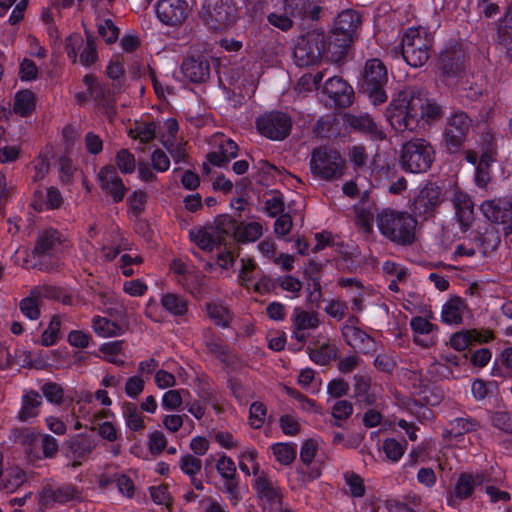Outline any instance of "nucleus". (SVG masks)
I'll return each mask as SVG.
<instances>
[{"label":"nucleus","instance_id":"nucleus-33","mask_svg":"<svg viewBox=\"0 0 512 512\" xmlns=\"http://www.w3.org/2000/svg\"><path fill=\"white\" fill-rule=\"evenodd\" d=\"M464 55L461 51H445L440 55L439 68L444 75H455L463 69Z\"/></svg>","mask_w":512,"mask_h":512},{"label":"nucleus","instance_id":"nucleus-26","mask_svg":"<svg viewBox=\"0 0 512 512\" xmlns=\"http://www.w3.org/2000/svg\"><path fill=\"white\" fill-rule=\"evenodd\" d=\"M61 242V234L56 229H42L38 232L32 254L34 256L49 255L55 251Z\"/></svg>","mask_w":512,"mask_h":512},{"label":"nucleus","instance_id":"nucleus-36","mask_svg":"<svg viewBox=\"0 0 512 512\" xmlns=\"http://www.w3.org/2000/svg\"><path fill=\"white\" fill-rule=\"evenodd\" d=\"M205 345L210 353L224 363H230L235 358L233 351L223 343L219 336L212 332L206 338Z\"/></svg>","mask_w":512,"mask_h":512},{"label":"nucleus","instance_id":"nucleus-17","mask_svg":"<svg viewBox=\"0 0 512 512\" xmlns=\"http://www.w3.org/2000/svg\"><path fill=\"white\" fill-rule=\"evenodd\" d=\"M183 76L192 83H203L210 77V63L205 56H188L181 65Z\"/></svg>","mask_w":512,"mask_h":512},{"label":"nucleus","instance_id":"nucleus-13","mask_svg":"<svg viewBox=\"0 0 512 512\" xmlns=\"http://www.w3.org/2000/svg\"><path fill=\"white\" fill-rule=\"evenodd\" d=\"M156 15L167 26H180L189 15V6L184 0H160L156 5Z\"/></svg>","mask_w":512,"mask_h":512},{"label":"nucleus","instance_id":"nucleus-4","mask_svg":"<svg viewBox=\"0 0 512 512\" xmlns=\"http://www.w3.org/2000/svg\"><path fill=\"white\" fill-rule=\"evenodd\" d=\"M432 146L422 138L406 142L401 148L400 165L410 173H424L433 162Z\"/></svg>","mask_w":512,"mask_h":512},{"label":"nucleus","instance_id":"nucleus-8","mask_svg":"<svg viewBox=\"0 0 512 512\" xmlns=\"http://www.w3.org/2000/svg\"><path fill=\"white\" fill-rule=\"evenodd\" d=\"M326 35L314 29L299 37L294 49V58L299 66H310L325 58Z\"/></svg>","mask_w":512,"mask_h":512},{"label":"nucleus","instance_id":"nucleus-62","mask_svg":"<svg viewBox=\"0 0 512 512\" xmlns=\"http://www.w3.org/2000/svg\"><path fill=\"white\" fill-rule=\"evenodd\" d=\"M353 413V406L347 400H339L332 407V416L335 419L333 423L336 426H340L339 420L348 419Z\"/></svg>","mask_w":512,"mask_h":512},{"label":"nucleus","instance_id":"nucleus-38","mask_svg":"<svg viewBox=\"0 0 512 512\" xmlns=\"http://www.w3.org/2000/svg\"><path fill=\"white\" fill-rule=\"evenodd\" d=\"M35 95L30 90H21L15 94L13 111L20 116H28L35 110Z\"/></svg>","mask_w":512,"mask_h":512},{"label":"nucleus","instance_id":"nucleus-46","mask_svg":"<svg viewBox=\"0 0 512 512\" xmlns=\"http://www.w3.org/2000/svg\"><path fill=\"white\" fill-rule=\"evenodd\" d=\"M337 355V347L334 344L324 343L318 349L310 351V358L316 364L326 365Z\"/></svg>","mask_w":512,"mask_h":512},{"label":"nucleus","instance_id":"nucleus-31","mask_svg":"<svg viewBox=\"0 0 512 512\" xmlns=\"http://www.w3.org/2000/svg\"><path fill=\"white\" fill-rule=\"evenodd\" d=\"M44 295L42 288L32 289L29 296L23 298L19 303L22 314L30 320H37L40 317V305Z\"/></svg>","mask_w":512,"mask_h":512},{"label":"nucleus","instance_id":"nucleus-45","mask_svg":"<svg viewBox=\"0 0 512 512\" xmlns=\"http://www.w3.org/2000/svg\"><path fill=\"white\" fill-rule=\"evenodd\" d=\"M156 125L153 122L137 124L131 128L128 135L132 139H138L141 143L146 144L155 138Z\"/></svg>","mask_w":512,"mask_h":512},{"label":"nucleus","instance_id":"nucleus-50","mask_svg":"<svg viewBox=\"0 0 512 512\" xmlns=\"http://www.w3.org/2000/svg\"><path fill=\"white\" fill-rule=\"evenodd\" d=\"M411 328L415 334L414 341L417 344L423 345V346H429L428 343H423L419 336L420 335H428L434 330V325L430 323L427 319L423 317H413L410 321Z\"/></svg>","mask_w":512,"mask_h":512},{"label":"nucleus","instance_id":"nucleus-59","mask_svg":"<svg viewBox=\"0 0 512 512\" xmlns=\"http://www.w3.org/2000/svg\"><path fill=\"white\" fill-rule=\"evenodd\" d=\"M441 106L435 102L426 101L421 99V120L425 119L427 122H434L442 117Z\"/></svg>","mask_w":512,"mask_h":512},{"label":"nucleus","instance_id":"nucleus-48","mask_svg":"<svg viewBox=\"0 0 512 512\" xmlns=\"http://www.w3.org/2000/svg\"><path fill=\"white\" fill-rule=\"evenodd\" d=\"M273 454L278 462L289 465L296 458V446L288 443H277L272 446Z\"/></svg>","mask_w":512,"mask_h":512},{"label":"nucleus","instance_id":"nucleus-44","mask_svg":"<svg viewBox=\"0 0 512 512\" xmlns=\"http://www.w3.org/2000/svg\"><path fill=\"white\" fill-rule=\"evenodd\" d=\"M191 240L202 250L212 251L217 243L214 234L205 229L191 230Z\"/></svg>","mask_w":512,"mask_h":512},{"label":"nucleus","instance_id":"nucleus-42","mask_svg":"<svg viewBox=\"0 0 512 512\" xmlns=\"http://www.w3.org/2000/svg\"><path fill=\"white\" fill-rule=\"evenodd\" d=\"M123 416L126 426L132 431H139L144 429V418L134 403H125L123 405Z\"/></svg>","mask_w":512,"mask_h":512},{"label":"nucleus","instance_id":"nucleus-39","mask_svg":"<svg viewBox=\"0 0 512 512\" xmlns=\"http://www.w3.org/2000/svg\"><path fill=\"white\" fill-rule=\"evenodd\" d=\"M160 302L162 307L173 316H184L188 312L187 300L177 294H163Z\"/></svg>","mask_w":512,"mask_h":512},{"label":"nucleus","instance_id":"nucleus-57","mask_svg":"<svg viewBox=\"0 0 512 512\" xmlns=\"http://www.w3.org/2000/svg\"><path fill=\"white\" fill-rule=\"evenodd\" d=\"M41 391L48 402L56 405L62 404L64 400V389L55 382H47L42 385Z\"/></svg>","mask_w":512,"mask_h":512},{"label":"nucleus","instance_id":"nucleus-54","mask_svg":"<svg viewBox=\"0 0 512 512\" xmlns=\"http://www.w3.org/2000/svg\"><path fill=\"white\" fill-rule=\"evenodd\" d=\"M168 440L165 434L156 430L148 435L147 446L152 455H160L167 448Z\"/></svg>","mask_w":512,"mask_h":512},{"label":"nucleus","instance_id":"nucleus-22","mask_svg":"<svg viewBox=\"0 0 512 512\" xmlns=\"http://www.w3.org/2000/svg\"><path fill=\"white\" fill-rule=\"evenodd\" d=\"M360 23L361 18L356 11L351 9L344 10L335 18L331 33L353 40V36Z\"/></svg>","mask_w":512,"mask_h":512},{"label":"nucleus","instance_id":"nucleus-15","mask_svg":"<svg viewBox=\"0 0 512 512\" xmlns=\"http://www.w3.org/2000/svg\"><path fill=\"white\" fill-rule=\"evenodd\" d=\"M97 178L102 190H104L107 195L111 196L115 203H119L123 200L127 189L115 167L111 165L102 167Z\"/></svg>","mask_w":512,"mask_h":512},{"label":"nucleus","instance_id":"nucleus-9","mask_svg":"<svg viewBox=\"0 0 512 512\" xmlns=\"http://www.w3.org/2000/svg\"><path fill=\"white\" fill-rule=\"evenodd\" d=\"M256 127L262 136L281 141L290 134L292 119L285 112L271 111L257 118Z\"/></svg>","mask_w":512,"mask_h":512},{"label":"nucleus","instance_id":"nucleus-5","mask_svg":"<svg viewBox=\"0 0 512 512\" xmlns=\"http://www.w3.org/2000/svg\"><path fill=\"white\" fill-rule=\"evenodd\" d=\"M199 16L211 30L223 31L237 20V8L232 0H205Z\"/></svg>","mask_w":512,"mask_h":512},{"label":"nucleus","instance_id":"nucleus-41","mask_svg":"<svg viewBox=\"0 0 512 512\" xmlns=\"http://www.w3.org/2000/svg\"><path fill=\"white\" fill-rule=\"evenodd\" d=\"M263 235V226L259 222H249L237 227L235 237L238 241L255 242Z\"/></svg>","mask_w":512,"mask_h":512},{"label":"nucleus","instance_id":"nucleus-28","mask_svg":"<svg viewBox=\"0 0 512 512\" xmlns=\"http://www.w3.org/2000/svg\"><path fill=\"white\" fill-rule=\"evenodd\" d=\"M351 39L339 35L326 36L325 58L332 63H340L346 56Z\"/></svg>","mask_w":512,"mask_h":512},{"label":"nucleus","instance_id":"nucleus-18","mask_svg":"<svg viewBox=\"0 0 512 512\" xmlns=\"http://www.w3.org/2000/svg\"><path fill=\"white\" fill-rule=\"evenodd\" d=\"M341 331L345 342L352 348L363 354H370L375 352V340L359 327L355 325L344 324Z\"/></svg>","mask_w":512,"mask_h":512},{"label":"nucleus","instance_id":"nucleus-7","mask_svg":"<svg viewBox=\"0 0 512 512\" xmlns=\"http://www.w3.org/2000/svg\"><path fill=\"white\" fill-rule=\"evenodd\" d=\"M431 39L419 28H409L402 38V56L411 67H421L430 58Z\"/></svg>","mask_w":512,"mask_h":512},{"label":"nucleus","instance_id":"nucleus-19","mask_svg":"<svg viewBox=\"0 0 512 512\" xmlns=\"http://www.w3.org/2000/svg\"><path fill=\"white\" fill-rule=\"evenodd\" d=\"M323 93L341 107H347L352 103L353 89L341 77H330L324 84Z\"/></svg>","mask_w":512,"mask_h":512},{"label":"nucleus","instance_id":"nucleus-34","mask_svg":"<svg viewBox=\"0 0 512 512\" xmlns=\"http://www.w3.org/2000/svg\"><path fill=\"white\" fill-rule=\"evenodd\" d=\"M208 317L216 326L222 328L230 327L234 318L230 309L222 302H210L205 305Z\"/></svg>","mask_w":512,"mask_h":512},{"label":"nucleus","instance_id":"nucleus-60","mask_svg":"<svg viewBox=\"0 0 512 512\" xmlns=\"http://www.w3.org/2000/svg\"><path fill=\"white\" fill-rule=\"evenodd\" d=\"M221 491L227 496L232 505L236 506L241 499L237 476L232 479H223Z\"/></svg>","mask_w":512,"mask_h":512},{"label":"nucleus","instance_id":"nucleus-52","mask_svg":"<svg viewBox=\"0 0 512 512\" xmlns=\"http://www.w3.org/2000/svg\"><path fill=\"white\" fill-rule=\"evenodd\" d=\"M267 408L262 402H253L249 409V425L253 429H260L266 420Z\"/></svg>","mask_w":512,"mask_h":512},{"label":"nucleus","instance_id":"nucleus-56","mask_svg":"<svg viewBox=\"0 0 512 512\" xmlns=\"http://www.w3.org/2000/svg\"><path fill=\"white\" fill-rule=\"evenodd\" d=\"M116 165L124 174H131L136 167L134 155L128 149H121L116 154Z\"/></svg>","mask_w":512,"mask_h":512},{"label":"nucleus","instance_id":"nucleus-53","mask_svg":"<svg viewBox=\"0 0 512 512\" xmlns=\"http://www.w3.org/2000/svg\"><path fill=\"white\" fill-rule=\"evenodd\" d=\"M215 468L222 479H232L237 476V468L232 458L226 454H221L216 461Z\"/></svg>","mask_w":512,"mask_h":512},{"label":"nucleus","instance_id":"nucleus-11","mask_svg":"<svg viewBox=\"0 0 512 512\" xmlns=\"http://www.w3.org/2000/svg\"><path fill=\"white\" fill-rule=\"evenodd\" d=\"M443 200L442 189L436 183L429 182L415 196L412 212L415 216L427 220L434 216Z\"/></svg>","mask_w":512,"mask_h":512},{"label":"nucleus","instance_id":"nucleus-49","mask_svg":"<svg viewBox=\"0 0 512 512\" xmlns=\"http://www.w3.org/2000/svg\"><path fill=\"white\" fill-rule=\"evenodd\" d=\"M311 0H286L284 10L292 18L307 19Z\"/></svg>","mask_w":512,"mask_h":512},{"label":"nucleus","instance_id":"nucleus-20","mask_svg":"<svg viewBox=\"0 0 512 512\" xmlns=\"http://www.w3.org/2000/svg\"><path fill=\"white\" fill-rule=\"evenodd\" d=\"M455 217L462 231H466L474 221V205L468 194L456 190L451 199Z\"/></svg>","mask_w":512,"mask_h":512},{"label":"nucleus","instance_id":"nucleus-21","mask_svg":"<svg viewBox=\"0 0 512 512\" xmlns=\"http://www.w3.org/2000/svg\"><path fill=\"white\" fill-rule=\"evenodd\" d=\"M489 481L490 473L488 471L462 473L455 485V496L459 499H466L472 495L475 487L481 486Z\"/></svg>","mask_w":512,"mask_h":512},{"label":"nucleus","instance_id":"nucleus-14","mask_svg":"<svg viewBox=\"0 0 512 512\" xmlns=\"http://www.w3.org/2000/svg\"><path fill=\"white\" fill-rule=\"evenodd\" d=\"M81 490L73 484L61 486H52L46 484L39 492V501L44 506H53L55 504H66L71 501L81 499Z\"/></svg>","mask_w":512,"mask_h":512},{"label":"nucleus","instance_id":"nucleus-32","mask_svg":"<svg viewBox=\"0 0 512 512\" xmlns=\"http://www.w3.org/2000/svg\"><path fill=\"white\" fill-rule=\"evenodd\" d=\"M466 305L459 297L450 298L442 307L441 319L449 325H457L462 322Z\"/></svg>","mask_w":512,"mask_h":512},{"label":"nucleus","instance_id":"nucleus-1","mask_svg":"<svg viewBox=\"0 0 512 512\" xmlns=\"http://www.w3.org/2000/svg\"><path fill=\"white\" fill-rule=\"evenodd\" d=\"M380 233L398 245H410L415 240L417 220L405 211L383 209L376 216Z\"/></svg>","mask_w":512,"mask_h":512},{"label":"nucleus","instance_id":"nucleus-12","mask_svg":"<svg viewBox=\"0 0 512 512\" xmlns=\"http://www.w3.org/2000/svg\"><path fill=\"white\" fill-rule=\"evenodd\" d=\"M472 120L463 111L453 112L446 122L444 138L450 153L460 150L471 128Z\"/></svg>","mask_w":512,"mask_h":512},{"label":"nucleus","instance_id":"nucleus-55","mask_svg":"<svg viewBox=\"0 0 512 512\" xmlns=\"http://www.w3.org/2000/svg\"><path fill=\"white\" fill-rule=\"evenodd\" d=\"M99 350L105 355V359L117 366L124 365V360L118 358V354L122 350V341H113L104 343L100 346Z\"/></svg>","mask_w":512,"mask_h":512},{"label":"nucleus","instance_id":"nucleus-2","mask_svg":"<svg viewBox=\"0 0 512 512\" xmlns=\"http://www.w3.org/2000/svg\"><path fill=\"white\" fill-rule=\"evenodd\" d=\"M385 115L394 130L416 131L421 123V98L401 92L390 102Z\"/></svg>","mask_w":512,"mask_h":512},{"label":"nucleus","instance_id":"nucleus-64","mask_svg":"<svg viewBox=\"0 0 512 512\" xmlns=\"http://www.w3.org/2000/svg\"><path fill=\"white\" fill-rule=\"evenodd\" d=\"M354 379H355V387H354L355 396L360 401L370 402L369 395H368V392L370 389V384H371L370 377H368L366 375L358 374V375H355Z\"/></svg>","mask_w":512,"mask_h":512},{"label":"nucleus","instance_id":"nucleus-61","mask_svg":"<svg viewBox=\"0 0 512 512\" xmlns=\"http://www.w3.org/2000/svg\"><path fill=\"white\" fill-rule=\"evenodd\" d=\"M84 44L83 37L78 33H73L66 38L65 50L73 63L77 61L78 51L82 49Z\"/></svg>","mask_w":512,"mask_h":512},{"label":"nucleus","instance_id":"nucleus-10","mask_svg":"<svg viewBox=\"0 0 512 512\" xmlns=\"http://www.w3.org/2000/svg\"><path fill=\"white\" fill-rule=\"evenodd\" d=\"M480 210L489 221L502 225L506 236L512 234V196L485 200Z\"/></svg>","mask_w":512,"mask_h":512},{"label":"nucleus","instance_id":"nucleus-24","mask_svg":"<svg viewBox=\"0 0 512 512\" xmlns=\"http://www.w3.org/2000/svg\"><path fill=\"white\" fill-rule=\"evenodd\" d=\"M493 339V333L490 330H467L454 333L450 338V345L457 351H463L473 342L484 343Z\"/></svg>","mask_w":512,"mask_h":512},{"label":"nucleus","instance_id":"nucleus-3","mask_svg":"<svg viewBox=\"0 0 512 512\" xmlns=\"http://www.w3.org/2000/svg\"><path fill=\"white\" fill-rule=\"evenodd\" d=\"M310 170L316 177L334 181L345 174L346 161L337 149L320 146L311 153Z\"/></svg>","mask_w":512,"mask_h":512},{"label":"nucleus","instance_id":"nucleus-43","mask_svg":"<svg viewBox=\"0 0 512 512\" xmlns=\"http://www.w3.org/2000/svg\"><path fill=\"white\" fill-rule=\"evenodd\" d=\"M26 481V475L19 467H13L7 470L2 482L1 489L7 493H13Z\"/></svg>","mask_w":512,"mask_h":512},{"label":"nucleus","instance_id":"nucleus-51","mask_svg":"<svg viewBox=\"0 0 512 512\" xmlns=\"http://www.w3.org/2000/svg\"><path fill=\"white\" fill-rule=\"evenodd\" d=\"M382 448L389 460L397 462L406 450V442H400L396 439L390 438L383 442Z\"/></svg>","mask_w":512,"mask_h":512},{"label":"nucleus","instance_id":"nucleus-63","mask_svg":"<svg viewBox=\"0 0 512 512\" xmlns=\"http://www.w3.org/2000/svg\"><path fill=\"white\" fill-rule=\"evenodd\" d=\"M284 209L285 204L283 197L278 192H274L272 196L265 201V211L270 217L283 214Z\"/></svg>","mask_w":512,"mask_h":512},{"label":"nucleus","instance_id":"nucleus-47","mask_svg":"<svg viewBox=\"0 0 512 512\" xmlns=\"http://www.w3.org/2000/svg\"><path fill=\"white\" fill-rule=\"evenodd\" d=\"M61 328V320L58 315H54L48 327L43 331L40 339V344L45 347L54 345L58 338Z\"/></svg>","mask_w":512,"mask_h":512},{"label":"nucleus","instance_id":"nucleus-40","mask_svg":"<svg viewBox=\"0 0 512 512\" xmlns=\"http://www.w3.org/2000/svg\"><path fill=\"white\" fill-rule=\"evenodd\" d=\"M293 328L296 330H309L316 329L320 321L314 312L305 311L299 307L293 310L292 315Z\"/></svg>","mask_w":512,"mask_h":512},{"label":"nucleus","instance_id":"nucleus-58","mask_svg":"<svg viewBox=\"0 0 512 512\" xmlns=\"http://www.w3.org/2000/svg\"><path fill=\"white\" fill-rule=\"evenodd\" d=\"M492 425L505 433L512 434V412L498 411L491 417Z\"/></svg>","mask_w":512,"mask_h":512},{"label":"nucleus","instance_id":"nucleus-6","mask_svg":"<svg viewBox=\"0 0 512 512\" xmlns=\"http://www.w3.org/2000/svg\"><path fill=\"white\" fill-rule=\"evenodd\" d=\"M387 81L388 76L385 65L379 59L368 60L363 71L361 89L367 94L374 105L387 101L388 96L384 89Z\"/></svg>","mask_w":512,"mask_h":512},{"label":"nucleus","instance_id":"nucleus-29","mask_svg":"<svg viewBox=\"0 0 512 512\" xmlns=\"http://www.w3.org/2000/svg\"><path fill=\"white\" fill-rule=\"evenodd\" d=\"M496 44L507 55H510L512 52V6L508 8L505 15L499 21Z\"/></svg>","mask_w":512,"mask_h":512},{"label":"nucleus","instance_id":"nucleus-25","mask_svg":"<svg viewBox=\"0 0 512 512\" xmlns=\"http://www.w3.org/2000/svg\"><path fill=\"white\" fill-rule=\"evenodd\" d=\"M42 402V397L37 391L26 390L21 397V407L17 413V419L25 423L37 418Z\"/></svg>","mask_w":512,"mask_h":512},{"label":"nucleus","instance_id":"nucleus-35","mask_svg":"<svg viewBox=\"0 0 512 512\" xmlns=\"http://www.w3.org/2000/svg\"><path fill=\"white\" fill-rule=\"evenodd\" d=\"M179 282L190 292L194 297H202L207 291L206 276L198 270H190L185 274L184 280Z\"/></svg>","mask_w":512,"mask_h":512},{"label":"nucleus","instance_id":"nucleus-16","mask_svg":"<svg viewBox=\"0 0 512 512\" xmlns=\"http://www.w3.org/2000/svg\"><path fill=\"white\" fill-rule=\"evenodd\" d=\"M97 445L98 441L93 435L81 433L71 437L66 446L74 458L72 467H78L87 460Z\"/></svg>","mask_w":512,"mask_h":512},{"label":"nucleus","instance_id":"nucleus-37","mask_svg":"<svg viewBox=\"0 0 512 512\" xmlns=\"http://www.w3.org/2000/svg\"><path fill=\"white\" fill-rule=\"evenodd\" d=\"M94 332L103 338L116 337L124 333V328L118 323L100 316H95L92 320Z\"/></svg>","mask_w":512,"mask_h":512},{"label":"nucleus","instance_id":"nucleus-27","mask_svg":"<svg viewBox=\"0 0 512 512\" xmlns=\"http://www.w3.org/2000/svg\"><path fill=\"white\" fill-rule=\"evenodd\" d=\"M346 123L353 129L369 134L376 140L385 139L384 131L377 125L374 119L368 114H348L345 117Z\"/></svg>","mask_w":512,"mask_h":512},{"label":"nucleus","instance_id":"nucleus-23","mask_svg":"<svg viewBox=\"0 0 512 512\" xmlns=\"http://www.w3.org/2000/svg\"><path fill=\"white\" fill-rule=\"evenodd\" d=\"M480 427L479 422L472 417H458L448 422L443 431V437L448 440L459 441L465 434L474 432Z\"/></svg>","mask_w":512,"mask_h":512},{"label":"nucleus","instance_id":"nucleus-30","mask_svg":"<svg viewBox=\"0 0 512 512\" xmlns=\"http://www.w3.org/2000/svg\"><path fill=\"white\" fill-rule=\"evenodd\" d=\"M179 468L190 478L191 484L197 490L204 489L202 480L197 477L202 469V461L198 457L192 454L183 455L179 460Z\"/></svg>","mask_w":512,"mask_h":512}]
</instances>
